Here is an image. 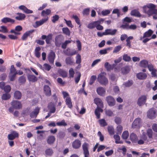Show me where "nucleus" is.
I'll return each mask as SVG.
<instances>
[{
	"label": "nucleus",
	"instance_id": "1",
	"mask_svg": "<svg viewBox=\"0 0 157 157\" xmlns=\"http://www.w3.org/2000/svg\"><path fill=\"white\" fill-rule=\"evenodd\" d=\"M156 6L151 3H148L143 7V13L147 14L148 17L155 15H157V9Z\"/></svg>",
	"mask_w": 157,
	"mask_h": 157
},
{
	"label": "nucleus",
	"instance_id": "2",
	"mask_svg": "<svg viewBox=\"0 0 157 157\" xmlns=\"http://www.w3.org/2000/svg\"><path fill=\"white\" fill-rule=\"evenodd\" d=\"M98 80L102 85L106 86L108 84V79L102 74H99L98 77Z\"/></svg>",
	"mask_w": 157,
	"mask_h": 157
},
{
	"label": "nucleus",
	"instance_id": "3",
	"mask_svg": "<svg viewBox=\"0 0 157 157\" xmlns=\"http://www.w3.org/2000/svg\"><path fill=\"white\" fill-rule=\"evenodd\" d=\"M64 40V38L63 35H59L56 36L55 39V45L57 47H60Z\"/></svg>",
	"mask_w": 157,
	"mask_h": 157
},
{
	"label": "nucleus",
	"instance_id": "4",
	"mask_svg": "<svg viewBox=\"0 0 157 157\" xmlns=\"http://www.w3.org/2000/svg\"><path fill=\"white\" fill-rule=\"evenodd\" d=\"M147 96L143 95L138 99L137 104L139 106H142L145 103L147 100Z\"/></svg>",
	"mask_w": 157,
	"mask_h": 157
},
{
	"label": "nucleus",
	"instance_id": "5",
	"mask_svg": "<svg viewBox=\"0 0 157 157\" xmlns=\"http://www.w3.org/2000/svg\"><path fill=\"white\" fill-rule=\"evenodd\" d=\"M11 105L12 107L17 109H19L22 107L21 102L18 101H13L11 102Z\"/></svg>",
	"mask_w": 157,
	"mask_h": 157
},
{
	"label": "nucleus",
	"instance_id": "6",
	"mask_svg": "<svg viewBox=\"0 0 157 157\" xmlns=\"http://www.w3.org/2000/svg\"><path fill=\"white\" fill-rule=\"evenodd\" d=\"M18 133L15 131H13L8 135L7 138L9 140H12L18 137Z\"/></svg>",
	"mask_w": 157,
	"mask_h": 157
},
{
	"label": "nucleus",
	"instance_id": "7",
	"mask_svg": "<svg viewBox=\"0 0 157 157\" xmlns=\"http://www.w3.org/2000/svg\"><path fill=\"white\" fill-rule=\"evenodd\" d=\"M106 101L108 105L110 106H113L115 104V101L111 96H108L106 98Z\"/></svg>",
	"mask_w": 157,
	"mask_h": 157
},
{
	"label": "nucleus",
	"instance_id": "8",
	"mask_svg": "<svg viewBox=\"0 0 157 157\" xmlns=\"http://www.w3.org/2000/svg\"><path fill=\"white\" fill-rule=\"evenodd\" d=\"M156 116V111L153 109H150L147 113V116L150 119H153Z\"/></svg>",
	"mask_w": 157,
	"mask_h": 157
},
{
	"label": "nucleus",
	"instance_id": "9",
	"mask_svg": "<svg viewBox=\"0 0 157 157\" xmlns=\"http://www.w3.org/2000/svg\"><path fill=\"white\" fill-rule=\"evenodd\" d=\"M88 144L85 142L82 145L85 157H88L89 155V151L88 150Z\"/></svg>",
	"mask_w": 157,
	"mask_h": 157
},
{
	"label": "nucleus",
	"instance_id": "10",
	"mask_svg": "<svg viewBox=\"0 0 157 157\" xmlns=\"http://www.w3.org/2000/svg\"><path fill=\"white\" fill-rule=\"evenodd\" d=\"M55 57V54L53 51H51L49 54L48 59L51 64H53Z\"/></svg>",
	"mask_w": 157,
	"mask_h": 157
},
{
	"label": "nucleus",
	"instance_id": "11",
	"mask_svg": "<svg viewBox=\"0 0 157 157\" xmlns=\"http://www.w3.org/2000/svg\"><path fill=\"white\" fill-rule=\"evenodd\" d=\"M96 91L97 94L101 96H104L106 93V90L102 87H99L97 88Z\"/></svg>",
	"mask_w": 157,
	"mask_h": 157
},
{
	"label": "nucleus",
	"instance_id": "12",
	"mask_svg": "<svg viewBox=\"0 0 157 157\" xmlns=\"http://www.w3.org/2000/svg\"><path fill=\"white\" fill-rule=\"evenodd\" d=\"M141 124V119L140 118H137L133 122L132 125V127L133 128L140 127Z\"/></svg>",
	"mask_w": 157,
	"mask_h": 157
},
{
	"label": "nucleus",
	"instance_id": "13",
	"mask_svg": "<svg viewBox=\"0 0 157 157\" xmlns=\"http://www.w3.org/2000/svg\"><path fill=\"white\" fill-rule=\"evenodd\" d=\"M48 19V17H46L45 18L42 19V20L39 21H37L35 22V26H34V27L35 28L38 27L43 24L45 22L47 21Z\"/></svg>",
	"mask_w": 157,
	"mask_h": 157
},
{
	"label": "nucleus",
	"instance_id": "14",
	"mask_svg": "<svg viewBox=\"0 0 157 157\" xmlns=\"http://www.w3.org/2000/svg\"><path fill=\"white\" fill-rule=\"evenodd\" d=\"M56 103L51 102L50 103L48 106V109L50 110V111L51 113H54L56 110Z\"/></svg>",
	"mask_w": 157,
	"mask_h": 157
},
{
	"label": "nucleus",
	"instance_id": "15",
	"mask_svg": "<svg viewBox=\"0 0 157 157\" xmlns=\"http://www.w3.org/2000/svg\"><path fill=\"white\" fill-rule=\"evenodd\" d=\"M40 108L38 107H37L35 108L34 111L31 112L30 114V116L31 118H36L38 114Z\"/></svg>",
	"mask_w": 157,
	"mask_h": 157
},
{
	"label": "nucleus",
	"instance_id": "16",
	"mask_svg": "<svg viewBox=\"0 0 157 157\" xmlns=\"http://www.w3.org/2000/svg\"><path fill=\"white\" fill-rule=\"evenodd\" d=\"M19 9L23 10L26 13L29 14L33 13L32 10L28 9L26 7L23 5H21L19 7Z\"/></svg>",
	"mask_w": 157,
	"mask_h": 157
},
{
	"label": "nucleus",
	"instance_id": "17",
	"mask_svg": "<svg viewBox=\"0 0 157 157\" xmlns=\"http://www.w3.org/2000/svg\"><path fill=\"white\" fill-rule=\"evenodd\" d=\"M117 32V30L116 29H114L113 30L111 29H108L105 30V33L104 34L105 35H114L116 34Z\"/></svg>",
	"mask_w": 157,
	"mask_h": 157
},
{
	"label": "nucleus",
	"instance_id": "18",
	"mask_svg": "<svg viewBox=\"0 0 157 157\" xmlns=\"http://www.w3.org/2000/svg\"><path fill=\"white\" fill-rule=\"evenodd\" d=\"M44 90L45 94L47 96H50L51 95V91L50 87L48 85H45Z\"/></svg>",
	"mask_w": 157,
	"mask_h": 157
},
{
	"label": "nucleus",
	"instance_id": "19",
	"mask_svg": "<svg viewBox=\"0 0 157 157\" xmlns=\"http://www.w3.org/2000/svg\"><path fill=\"white\" fill-rule=\"evenodd\" d=\"M63 52L65 54L68 56H72L77 53L76 51L75 50H74L71 52L69 48H67L66 50L63 51Z\"/></svg>",
	"mask_w": 157,
	"mask_h": 157
},
{
	"label": "nucleus",
	"instance_id": "20",
	"mask_svg": "<svg viewBox=\"0 0 157 157\" xmlns=\"http://www.w3.org/2000/svg\"><path fill=\"white\" fill-rule=\"evenodd\" d=\"M94 102L97 106H100L101 108H103L104 105L101 99L99 98H96L94 99Z\"/></svg>",
	"mask_w": 157,
	"mask_h": 157
},
{
	"label": "nucleus",
	"instance_id": "21",
	"mask_svg": "<svg viewBox=\"0 0 157 157\" xmlns=\"http://www.w3.org/2000/svg\"><path fill=\"white\" fill-rule=\"evenodd\" d=\"M81 141L78 140H75L72 143V146L73 148L78 149L81 146Z\"/></svg>",
	"mask_w": 157,
	"mask_h": 157
},
{
	"label": "nucleus",
	"instance_id": "22",
	"mask_svg": "<svg viewBox=\"0 0 157 157\" xmlns=\"http://www.w3.org/2000/svg\"><path fill=\"white\" fill-rule=\"evenodd\" d=\"M34 31L35 30L34 29H32L26 31L23 34L22 37V39L23 40H25L27 37L29 36L30 35L33 33L34 32Z\"/></svg>",
	"mask_w": 157,
	"mask_h": 157
},
{
	"label": "nucleus",
	"instance_id": "23",
	"mask_svg": "<svg viewBox=\"0 0 157 157\" xmlns=\"http://www.w3.org/2000/svg\"><path fill=\"white\" fill-rule=\"evenodd\" d=\"M74 58L71 57H67L65 59L66 63L68 65H73L74 63Z\"/></svg>",
	"mask_w": 157,
	"mask_h": 157
},
{
	"label": "nucleus",
	"instance_id": "24",
	"mask_svg": "<svg viewBox=\"0 0 157 157\" xmlns=\"http://www.w3.org/2000/svg\"><path fill=\"white\" fill-rule=\"evenodd\" d=\"M1 21L2 23H6L7 22H10L11 23H13L15 22V20L9 17H6L2 19Z\"/></svg>",
	"mask_w": 157,
	"mask_h": 157
},
{
	"label": "nucleus",
	"instance_id": "25",
	"mask_svg": "<svg viewBox=\"0 0 157 157\" xmlns=\"http://www.w3.org/2000/svg\"><path fill=\"white\" fill-rule=\"evenodd\" d=\"M137 77L139 79L143 80L145 79L147 76V75L143 72H140L136 74Z\"/></svg>",
	"mask_w": 157,
	"mask_h": 157
},
{
	"label": "nucleus",
	"instance_id": "26",
	"mask_svg": "<svg viewBox=\"0 0 157 157\" xmlns=\"http://www.w3.org/2000/svg\"><path fill=\"white\" fill-rule=\"evenodd\" d=\"M130 14L131 15L137 17H140L141 16V14L137 10H133L131 12Z\"/></svg>",
	"mask_w": 157,
	"mask_h": 157
},
{
	"label": "nucleus",
	"instance_id": "27",
	"mask_svg": "<svg viewBox=\"0 0 157 157\" xmlns=\"http://www.w3.org/2000/svg\"><path fill=\"white\" fill-rule=\"evenodd\" d=\"M153 33V31L150 29H149L148 31L145 32L144 34L143 37H141L140 40H141L142 38L145 37H147L150 36Z\"/></svg>",
	"mask_w": 157,
	"mask_h": 157
},
{
	"label": "nucleus",
	"instance_id": "28",
	"mask_svg": "<svg viewBox=\"0 0 157 157\" xmlns=\"http://www.w3.org/2000/svg\"><path fill=\"white\" fill-rule=\"evenodd\" d=\"M51 13V10L49 9H47L45 10H43L41 13V15L43 17L45 18L48 17L47 16L50 14Z\"/></svg>",
	"mask_w": 157,
	"mask_h": 157
},
{
	"label": "nucleus",
	"instance_id": "29",
	"mask_svg": "<svg viewBox=\"0 0 157 157\" xmlns=\"http://www.w3.org/2000/svg\"><path fill=\"white\" fill-rule=\"evenodd\" d=\"M101 107H97V108L95 109L94 112V113L96 116L97 119H99L100 118V112H102L103 110Z\"/></svg>",
	"mask_w": 157,
	"mask_h": 157
},
{
	"label": "nucleus",
	"instance_id": "30",
	"mask_svg": "<svg viewBox=\"0 0 157 157\" xmlns=\"http://www.w3.org/2000/svg\"><path fill=\"white\" fill-rule=\"evenodd\" d=\"M17 15L18 16L15 17V19L19 21H21L24 20L25 17V14L21 13H17Z\"/></svg>",
	"mask_w": 157,
	"mask_h": 157
},
{
	"label": "nucleus",
	"instance_id": "31",
	"mask_svg": "<svg viewBox=\"0 0 157 157\" xmlns=\"http://www.w3.org/2000/svg\"><path fill=\"white\" fill-rule=\"evenodd\" d=\"M27 78L29 82H35L37 80V78L33 75H29L27 76Z\"/></svg>",
	"mask_w": 157,
	"mask_h": 157
},
{
	"label": "nucleus",
	"instance_id": "32",
	"mask_svg": "<svg viewBox=\"0 0 157 157\" xmlns=\"http://www.w3.org/2000/svg\"><path fill=\"white\" fill-rule=\"evenodd\" d=\"M130 68L128 66H125L121 69L122 73L123 75H126L129 72Z\"/></svg>",
	"mask_w": 157,
	"mask_h": 157
},
{
	"label": "nucleus",
	"instance_id": "33",
	"mask_svg": "<svg viewBox=\"0 0 157 157\" xmlns=\"http://www.w3.org/2000/svg\"><path fill=\"white\" fill-rule=\"evenodd\" d=\"M134 38L132 36H129L126 40V46L128 48H131V40H133Z\"/></svg>",
	"mask_w": 157,
	"mask_h": 157
},
{
	"label": "nucleus",
	"instance_id": "34",
	"mask_svg": "<svg viewBox=\"0 0 157 157\" xmlns=\"http://www.w3.org/2000/svg\"><path fill=\"white\" fill-rule=\"evenodd\" d=\"M45 153L46 156H51L53 154V151L52 148H48L45 150Z\"/></svg>",
	"mask_w": 157,
	"mask_h": 157
},
{
	"label": "nucleus",
	"instance_id": "35",
	"mask_svg": "<svg viewBox=\"0 0 157 157\" xmlns=\"http://www.w3.org/2000/svg\"><path fill=\"white\" fill-rule=\"evenodd\" d=\"M130 138L132 141L133 143H136L138 140V138L136 135L134 133H132L130 135Z\"/></svg>",
	"mask_w": 157,
	"mask_h": 157
},
{
	"label": "nucleus",
	"instance_id": "36",
	"mask_svg": "<svg viewBox=\"0 0 157 157\" xmlns=\"http://www.w3.org/2000/svg\"><path fill=\"white\" fill-rule=\"evenodd\" d=\"M56 140L55 137L53 136H49L48 138L47 143L48 144H53Z\"/></svg>",
	"mask_w": 157,
	"mask_h": 157
},
{
	"label": "nucleus",
	"instance_id": "37",
	"mask_svg": "<svg viewBox=\"0 0 157 157\" xmlns=\"http://www.w3.org/2000/svg\"><path fill=\"white\" fill-rule=\"evenodd\" d=\"M148 63V61L147 60L144 59L140 61V65L143 67L146 68L147 67Z\"/></svg>",
	"mask_w": 157,
	"mask_h": 157
},
{
	"label": "nucleus",
	"instance_id": "38",
	"mask_svg": "<svg viewBox=\"0 0 157 157\" xmlns=\"http://www.w3.org/2000/svg\"><path fill=\"white\" fill-rule=\"evenodd\" d=\"M58 72L60 75L63 78H66L67 76V72L62 70L60 69L58 70Z\"/></svg>",
	"mask_w": 157,
	"mask_h": 157
},
{
	"label": "nucleus",
	"instance_id": "39",
	"mask_svg": "<svg viewBox=\"0 0 157 157\" xmlns=\"http://www.w3.org/2000/svg\"><path fill=\"white\" fill-rule=\"evenodd\" d=\"M66 104L68 105L69 108H71L72 107V102L71 101V99L70 97H67L65 100Z\"/></svg>",
	"mask_w": 157,
	"mask_h": 157
},
{
	"label": "nucleus",
	"instance_id": "40",
	"mask_svg": "<svg viewBox=\"0 0 157 157\" xmlns=\"http://www.w3.org/2000/svg\"><path fill=\"white\" fill-rule=\"evenodd\" d=\"M63 33L68 36L70 35L71 32L69 29L67 27H65L62 28Z\"/></svg>",
	"mask_w": 157,
	"mask_h": 157
},
{
	"label": "nucleus",
	"instance_id": "41",
	"mask_svg": "<svg viewBox=\"0 0 157 157\" xmlns=\"http://www.w3.org/2000/svg\"><path fill=\"white\" fill-rule=\"evenodd\" d=\"M52 36L53 34L51 33L49 34L47 36L45 41L46 43L47 44H50L51 41L52 39Z\"/></svg>",
	"mask_w": 157,
	"mask_h": 157
},
{
	"label": "nucleus",
	"instance_id": "42",
	"mask_svg": "<svg viewBox=\"0 0 157 157\" xmlns=\"http://www.w3.org/2000/svg\"><path fill=\"white\" fill-rule=\"evenodd\" d=\"M97 24L96 21H94L90 23L87 25V28L90 29H92L96 27Z\"/></svg>",
	"mask_w": 157,
	"mask_h": 157
},
{
	"label": "nucleus",
	"instance_id": "43",
	"mask_svg": "<svg viewBox=\"0 0 157 157\" xmlns=\"http://www.w3.org/2000/svg\"><path fill=\"white\" fill-rule=\"evenodd\" d=\"M40 50V48L39 47H36L35 50V56L39 58L40 57V53L39 51Z\"/></svg>",
	"mask_w": 157,
	"mask_h": 157
},
{
	"label": "nucleus",
	"instance_id": "44",
	"mask_svg": "<svg viewBox=\"0 0 157 157\" xmlns=\"http://www.w3.org/2000/svg\"><path fill=\"white\" fill-rule=\"evenodd\" d=\"M114 66V64L113 65V66H111L110 64H109L108 62L105 63L104 64L105 67L108 71H110L111 70L113 69V67Z\"/></svg>",
	"mask_w": 157,
	"mask_h": 157
},
{
	"label": "nucleus",
	"instance_id": "45",
	"mask_svg": "<svg viewBox=\"0 0 157 157\" xmlns=\"http://www.w3.org/2000/svg\"><path fill=\"white\" fill-rule=\"evenodd\" d=\"M14 97L15 98L19 99L21 97V92L19 91H15L14 93Z\"/></svg>",
	"mask_w": 157,
	"mask_h": 157
},
{
	"label": "nucleus",
	"instance_id": "46",
	"mask_svg": "<svg viewBox=\"0 0 157 157\" xmlns=\"http://www.w3.org/2000/svg\"><path fill=\"white\" fill-rule=\"evenodd\" d=\"M133 84V81L132 80H128L127 81L125 82L123 85L126 87H129Z\"/></svg>",
	"mask_w": 157,
	"mask_h": 157
},
{
	"label": "nucleus",
	"instance_id": "47",
	"mask_svg": "<svg viewBox=\"0 0 157 157\" xmlns=\"http://www.w3.org/2000/svg\"><path fill=\"white\" fill-rule=\"evenodd\" d=\"M10 97L11 96L10 94L5 93L2 94V98L3 100H6L9 99Z\"/></svg>",
	"mask_w": 157,
	"mask_h": 157
},
{
	"label": "nucleus",
	"instance_id": "48",
	"mask_svg": "<svg viewBox=\"0 0 157 157\" xmlns=\"http://www.w3.org/2000/svg\"><path fill=\"white\" fill-rule=\"evenodd\" d=\"M72 18L75 20V22L78 25H80V26L81 25L80 24V21L78 17L76 15H73Z\"/></svg>",
	"mask_w": 157,
	"mask_h": 157
},
{
	"label": "nucleus",
	"instance_id": "49",
	"mask_svg": "<svg viewBox=\"0 0 157 157\" xmlns=\"http://www.w3.org/2000/svg\"><path fill=\"white\" fill-rule=\"evenodd\" d=\"M99 122L100 125L102 127H104L107 125L105 120L103 119L99 120Z\"/></svg>",
	"mask_w": 157,
	"mask_h": 157
},
{
	"label": "nucleus",
	"instance_id": "50",
	"mask_svg": "<svg viewBox=\"0 0 157 157\" xmlns=\"http://www.w3.org/2000/svg\"><path fill=\"white\" fill-rule=\"evenodd\" d=\"M96 76L95 75H92L90 78L89 84L90 85H91L94 82L96 79Z\"/></svg>",
	"mask_w": 157,
	"mask_h": 157
},
{
	"label": "nucleus",
	"instance_id": "51",
	"mask_svg": "<svg viewBox=\"0 0 157 157\" xmlns=\"http://www.w3.org/2000/svg\"><path fill=\"white\" fill-rule=\"evenodd\" d=\"M75 71L72 68H70L69 71V78H72L74 77L75 74Z\"/></svg>",
	"mask_w": 157,
	"mask_h": 157
},
{
	"label": "nucleus",
	"instance_id": "52",
	"mask_svg": "<svg viewBox=\"0 0 157 157\" xmlns=\"http://www.w3.org/2000/svg\"><path fill=\"white\" fill-rule=\"evenodd\" d=\"M56 125L59 126H65L67 125V123L65 122V120H63L60 122H57L56 123Z\"/></svg>",
	"mask_w": 157,
	"mask_h": 157
},
{
	"label": "nucleus",
	"instance_id": "53",
	"mask_svg": "<svg viewBox=\"0 0 157 157\" xmlns=\"http://www.w3.org/2000/svg\"><path fill=\"white\" fill-rule=\"evenodd\" d=\"M129 136V133L128 131H124L122 134V137L124 139H127Z\"/></svg>",
	"mask_w": 157,
	"mask_h": 157
},
{
	"label": "nucleus",
	"instance_id": "54",
	"mask_svg": "<svg viewBox=\"0 0 157 157\" xmlns=\"http://www.w3.org/2000/svg\"><path fill=\"white\" fill-rule=\"evenodd\" d=\"M59 18V16L58 15H55L52 17V21L53 23H55L58 21Z\"/></svg>",
	"mask_w": 157,
	"mask_h": 157
},
{
	"label": "nucleus",
	"instance_id": "55",
	"mask_svg": "<svg viewBox=\"0 0 157 157\" xmlns=\"http://www.w3.org/2000/svg\"><path fill=\"white\" fill-rule=\"evenodd\" d=\"M122 48V47L121 45H118L115 47L113 51V53H116L119 52Z\"/></svg>",
	"mask_w": 157,
	"mask_h": 157
},
{
	"label": "nucleus",
	"instance_id": "56",
	"mask_svg": "<svg viewBox=\"0 0 157 157\" xmlns=\"http://www.w3.org/2000/svg\"><path fill=\"white\" fill-rule=\"evenodd\" d=\"M113 138L115 140V143L117 144H120L121 143V141H120V136L117 135H114L113 136Z\"/></svg>",
	"mask_w": 157,
	"mask_h": 157
},
{
	"label": "nucleus",
	"instance_id": "57",
	"mask_svg": "<svg viewBox=\"0 0 157 157\" xmlns=\"http://www.w3.org/2000/svg\"><path fill=\"white\" fill-rule=\"evenodd\" d=\"M108 131L110 135H113L114 133V129L112 126H108Z\"/></svg>",
	"mask_w": 157,
	"mask_h": 157
},
{
	"label": "nucleus",
	"instance_id": "58",
	"mask_svg": "<svg viewBox=\"0 0 157 157\" xmlns=\"http://www.w3.org/2000/svg\"><path fill=\"white\" fill-rule=\"evenodd\" d=\"M71 42V41L69 40H66L64 43H63L62 44V48L63 49H65L67 44L70 43Z\"/></svg>",
	"mask_w": 157,
	"mask_h": 157
},
{
	"label": "nucleus",
	"instance_id": "59",
	"mask_svg": "<svg viewBox=\"0 0 157 157\" xmlns=\"http://www.w3.org/2000/svg\"><path fill=\"white\" fill-rule=\"evenodd\" d=\"M147 136L149 138H151L152 137L153 131L151 129H148L147 130Z\"/></svg>",
	"mask_w": 157,
	"mask_h": 157
},
{
	"label": "nucleus",
	"instance_id": "60",
	"mask_svg": "<svg viewBox=\"0 0 157 157\" xmlns=\"http://www.w3.org/2000/svg\"><path fill=\"white\" fill-rule=\"evenodd\" d=\"M16 75L15 74L9 73V77L10 81H13L15 80Z\"/></svg>",
	"mask_w": 157,
	"mask_h": 157
},
{
	"label": "nucleus",
	"instance_id": "61",
	"mask_svg": "<svg viewBox=\"0 0 157 157\" xmlns=\"http://www.w3.org/2000/svg\"><path fill=\"white\" fill-rule=\"evenodd\" d=\"M123 60L127 62H129L131 60V58L130 56H128L127 54H124L123 56Z\"/></svg>",
	"mask_w": 157,
	"mask_h": 157
},
{
	"label": "nucleus",
	"instance_id": "62",
	"mask_svg": "<svg viewBox=\"0 0 157 157\" xmlns=\"http://www.w3.org/2000/svg\"><path fill=\"white\" fill-rule=\"evenodd\" d=\"M44 71V70L49 71L51 68V66L47 63H44L43 65Z\"/></svg>",
	"mask_w": 157,
	"mask_h": 157
},
{
	"label": "nucleus",
	"instance_id": "63",
	"mask_svg": "<svg viewBox=\"0 0 157 157\" xmlns=\"http://www.w3.org/2000/svg\"><path fill=\"white\" fill-rule=\"evenodd\" d=\"M17 70L13 65H12L10 69V73L15 74H17Z\"/></svg>",
	"mask_w": 157,
	"mask_h": 157
},
{
	"label": "nucleus",
	"instance_id": "64",
	"mask_svg": "<svg viewBox=\"0 0 157 157\" xmlns=\"http://www.w3.org/2000/svg\"><path fill=\"white\" fill-rule=\"evenodd\" d=\"M123 130V127L121 125H118L117 127V134H121Z\"/></svg>",
	"mask_w": 157,
	"mask_h": 157
}]
</instances>
